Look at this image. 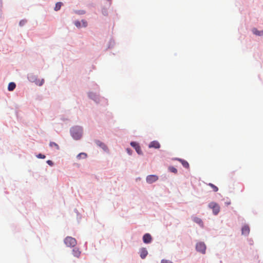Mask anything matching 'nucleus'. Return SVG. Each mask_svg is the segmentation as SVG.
Segmentation results:
<instances>
[{
    "mask_svg": "<svg viewBox=\"0 0 263 263\" xmlns=\"http://www.w3.org/2000/svg\"><path fill=\"white\" fill-rule=\"evenodd\" d=\"M74 25L77 27H81L82 26L81 25V22H80V21H76L74 22Z\"/></svg>",
    "mask_w": 263,
    "mask_h": 263,
    "instance_id": "nucleus-21",
    "label": "nucleus"
},
{
    "mask_svg": "<svg viewBox=\"0 0 263 263\" xmlns=\"http://www.w3.org/2000/svg\"><path fill=\"white\" fill-rule=\"evenodd\" d=\"M161 263H173V262L169 260L162 259L161 261Z\"/></svg>",
    "mask_w": 263,
    "mask_h": 263,
    "instance_id": "nucleus-24",
    "label": "nucleus"
},
{
    "mask_svg": "<svg viewBox=\"0 0 263 263\" xmlns=\"http://www.w3.org/2000/svg\"><path fill=\"white\" fill-rule=\"evenodd\" d=\"M81 155H83V158H86V156H87L86 154H85V153H82L79 154L77 156V158H81Z\"/></svg>",
    "mask_w": 263,
    "mask_h": 263,
    "instance_id": "nucleus-23",
    "label": "nucleus"
},
{
    "mask_svg": "<svg viewBox=\"0 0 263 263\" xmlns=\"http://www.w3.org/2000/svg\"><path fill=\"white\" fill-rule=\"evenodd\" d=\"M64 241L68 247H74L77 243L76 239L70 236L66 237Z\"/></svg>",
    "mask_w": 263,
    "mask_h": 263,
    "instance_id": "nucleus-2",
    "label": "nucleus"
},
{
    "mask_svg": "<svg viewBox=\"0 0 263 263\" xmlns=\"http://www.w3.org/2000/svg\"><path fill=\"white\" fill-rule=\"evenodd\" d=\"M208 185L213 189V191L215 192H216L218 191V188L216 186H215L214 184L210 183Z\"/></svg>",
    "mask_w": 263,
    "mask_h": 263,
    "instance_id": "nucleus-18",
    "label": "nucleus"
},
{
    "mask_svg": "<svg viewBox=\"0 0 263 263\" xmlns=\"http://www.w3.org/2000/svg\"><path fill=\"white\" fill-rule=\"evenodd\" d=\"M262 34L263 35V31H261V35H262Z\"/></svg>",
    "mask_w": 263,
    "mask_h": 263,
    "instance_id": "nucleus-30",
    "label": "nucleus"
},
{
    "mask_svg": "<svg viewBox=\"0 0 263 263\" xmlns=\"http://www.w3.org/2000/svg\"><path fill=\"white\" fill-rule=\"evenodd\" d=\"M62 3L61 2H58L55 4V6L54 8V10L58 11L60 9L61 6H62Z\"/></svg>",
    "mask_w": 263,
    "mask_h": 263,
    "instance_id": "nucleus-17",
    "label": "nucleus"
},
{
    "mask_svg": "<svg viewBox=\"0 0 263 263\" xmlns=\"http://www.w3.org/2000/svg\"><path fill=\"white\" fill-rule=\"evenodd\" d=\"M197 251L201 252L202 254H205L206 250L205 245L203 242H198L196 247Z\"/></svg>",
    "mask_w": 263,
    "mask_h": 263,
    "instance_id": "nucleus-4",
    "label": "nucleus"
},
{
    "mask_svg": "<svg viewBox=\"0 0 263 263\" xmlns=\"http://www.w3.org/2000/svg\"><path fill=\"white\" fill-rule=\"evenodd\" d=\"M26 22H27V21H26V20H23L21 21L20 22V25L21 26H24V25L26 24Z\"/></svg>",
    "mask_w": 263,
    "mask_h": 263,
    "instance_id": "nucleus-25",
    "label": "nucleus"
},
{
    "mask_svg": "<svg viewBox=\"0 0 263 263\" xmlns=\"http://www.w3.org/2000/svg\"><path fill=\"white\" fill-rule=\"evenodd\" d=\"M209 206L213 210V212L215 215H217L220 211V206L215 202H211L209 204Z\"/></svg>",
    "mask_w": 263,
    "mask_h": 263,
    "instance_id": "nucleus-3",
    "label": "nucleus"
},
{
    "mask_svg": "<svg viewBox=\"0 0 263 263\" xmlns=\"http://www.w3.org/2000/svg\"><path fill=\"white\" fill-rule=\"evenodd\" d=\"M130 145L132 147L135 148L136 151L137 152V153L139 155L142 154V151L141 149L140 146L139 145V144L135 142H132L130 143Z\"/></svg>",
    "mask_w": 263,
    "mask_h": 263,
    "instance_id": "nucleus-6",
    "label": "nucleus"
},
{
    "mask_svg": "<svg viewBox=\"0 0 263 263\" xmlns=\"http://www.w3.org/2000/svg\"><path fill=\"white\" fill-rule=\"evenodd\" d=\"M49 145H50V147H55V149H59V145L57 143H55L54 142H51L50 143V144H49Z\"/></svg>",
    "mask_w": 263,
    "mask_h": 263,
    "instance_id": "nucleus-19",
    "label": "nucleus"
},
{
    "mask_svg": "<svg viewBox=\"0 0 263 263\" xmlns=\"http://www.w3.org/2000/svg\"><path fill=\"white\" fill-rule=\"evenodd\" d=\"M160 146L159 143L157 141H153L149 144V148H159Z\"/></svg>",
    "mask_w": 263,
    "mask_h": 263,
    "instance_id": "nucleus-8",
    "label": "nucleus"
},
{
    "mask_svg": "<svg viewBox=\"0 0 263 263\" xmlns=\"http://www.w3.org/2000/svg\"><path fill=\"white\" fill-rule=\"evenodd\" d=\"M16 87V85L14 82H10L8 84V89L9 91H13Z\"/></svg>",
    "mask_w": 263,
    "mask_h": 263,
    "instance_id": "nucleus-13",
    "label": "nucleus"
},
{
    "mask_svg": "<svg viewBox=\"0 0 263 263\" xmlns=\"http://www.w3.org/2000/svg\"><path fill=\"white\" fill-rule=\"evenodd\" d=\"M152 240V236L149 233H146L143 236V241L145 243H149L151 242Z\"/></svg>",
    "mask_w": 263,
    "mask_h": 263,
    "instance_id": "nucleus-7",
    "label": "nucleus"
},
{
    "mask_svg": "<svg viewBox=\"0 0 263 263\" xmlns=\"http://www.w3.org/2000/svg\"><path fill=\"white\" fill-rule=\"evenodd\" d=\"M168 169L171 172H173L175 174H176L177 173V170L173 166L169 167Z\"/></svg>",
    "mask_w": 263,
    "mask_h": 263,
    "instance_id": "nucleus-20",
    "label": "nucleus"
},
{
    "mask_svg": "<svg viewBox=\"0 0 263 263\" xmlns=\"http://www.w3.org/2000/svg\"><path fill=\"white\" fill-rule=\"evenodd\" d=\"M140 257L142 259L145 258L146 257V256H147V253H148L147 251L144 248H142L140 250Z\"/></svg>",
    "mask_w": 263,
    "mask_h": 263,
    "instance_id": "nucleus-9",
    "label": "nucleus"
},
{
    "mask_svg": "<svg viewBox=\"0 0 263 263\" xmlns=\"http://www.w3.org/2000/svg\"><path fill=\"white\" fill-rule=\"evenodd\" d=\"M242 234L247 235L249 234L250 232V229L249 226H245L242 227Z\"/></svg>",
    "mask_w": 263,
    "mask_h": 263,
    "instance_id": "nucleus-10",
    "label": "nucleus"
},
{
    "mask_svg": "<svg viewBox=\"0 0 263 263\" xmlns=\"http://www.w3.org/2000/svg\"><path fill=\"white\" fill-rule=\"evenodd\" d=\"M177 160L181 163V164L184 167L186 168H188L189 167V164L186 161L181 159H177Z\"/></svg>",
    "mask_w": 263,
    "mask_h": 263,
    "instance_id": "nucleus-12",
    "label": "nucleus"
},
{
    "mask_svg": "<svg viewBox=\"0 0 263 263\" xmlns=\"http://www.w3.org/2000/svg\"><path fill=\"white\" fill-rule=\"evenodd\" d=\"M71 135L76 140L80 139L82 134V129L80 127H72L71 130Z\"/></svg>",
    "mask_w": 263,
    "mask_h": 263,
    "instance_id": "nucleus-1",
    "label": "nucleus"
},
{
    "mask_svg": "<svg viewBox=\"0 0 263 263\" xmlns=\"http://www.w3.org/2000/svg\"><path fill=\"white\" fill-rule=\"evenodd\" d=\"M126 151H127V152L128 153V154L129 155H131L132 154V150L130 149L129 148H127L126 149Z\"/></svg>",
    "mask_w": 263,
    "mask_h": 263,
    "instance_id": "nucleus-28",
    "label": "nucleus"
},
{
    "mask_svg": "<svg viewBox=\"0 0 263 263\" xmlns=\"http://www.w3.org/2000/svg\"><path fill=\"white\" fill-rule=\"evenodd\" d=\"M97 144L102 147L104 150H106L107 149V146L101 142L98 141L96 142Z\"/></svg>",
    "mask_w": 263,
    "mask_h": 263,
    "instance_id": "nucleus-15",
    "label": "nucleus"
},
{
    "mask_svg": "<svg viewBox=\"0 0 263 263\" xmlns=\"http://www.w3.org/2000/svg\"><path fill=\"white\" fill-rule=\"evenodd\" d=\"M44 83V80H42V82H41V83L39 84V85H42L43 84V83Z\"/></svg>",
    "mask_w": 263,
    "mask_h": 263,
    "instance_id": "nucleus-29",
    "label": "nucleus"
},
{
    "mask_svg": "<svg viewBox=\"0 0 263 263\" xmlns=\"http://www.w3.org/2000/svg\"><path fill=\"white\" fill-rule=\"evenodd\" d=\"M193 220L194 222L199 224L201 226H203V222H202V220L200 218L195 217H194Z\"/></svg>",
    "mask_w": 263,
    "mask_h": 263,
    "instance_id": "nucleus-14",
    "label": "nucleus"
},
{
    "mask_svg": "<svg viewBox=\"0 0 263 263\" xmlns=\"http://www.w3.org/2000/svg\"><path fill=\"white\" fill-rule=\"evenodd\" d=\"M81 23L82 24V26H83L84 27H86L87 25V23L85 20H82Z\"/></svg>",
    "mask_w": 263,
    "mask_h": 263,
    "instance_id": "nucleus-22",
    "label": "nucleus"
},
{
    "mask_svg": "<svg viewBox=\"0 0 263 263\" xmlns=\"http://www.w3.org/2000/svg\"><path fill=\"white\" fill-rule=\"evenodd\" d=\"M253 33L257 35L261 36V31L258 30L256 28H253L252 29Z\"/></svg>",
    "mask_w": 263,
    "mask_h": 263,
    "instance_id": "nucleus-16",
    "label": "nucleus"
},
{
    "mask_svg": "<svg viewBox=\"0 0 263 263\" xmlns=\"http://www.w3.org/2000/svg\"><path fill=\"white\" fill-rule=\"evenodd\" d=\"M47 163H48V164H49L50 166H52L53 164L52 161L51 160H49L47 161Z\"/></svg>",
    "mask_w": 263,
    "mask_h": 263,
    "instance_id": "nucleus-27",
    "label": "nucleus"
},
{
    "mask_svg": "<svg viewBox=\"0 0 263 263\" xmlns=\"http://www.w3.org/2000/svg\"><path fill=\"white\" fill-rule=\"evenodd\" d=\"M158 179V177L156 175H148L146 177V181L148 183H152Z\"/></svg>",
    "mask_w": 263,
    "mask_h": 263,
    "instance_id": "nucleus-5",
    "label": "nucleus"
},
{
    "mask_svg": "<svg viewBox=\"0 0 263 263\" xmlns=\"http://www.w3.org/2000/svg\"><path fill=\"white\" fill-rule=\"evenodd\" d=\"M36 157L38 158H40V159H44L45 158V156L44 155H42L41 154H39V155H37L36 156Z\"/></svg>",
    "mask_w": 263,
    "mask_h": 263,
    "instance_id": "nucleus-26",
    "label": "nucleus"
},
{
    "mask_svg": "<svg viewBox=\"0 0 263 263\" xmlns=\"http://www.w3.org/2000/svg\"><path fill=\"white\" fill-rule=\"evenodd\" d=\"M73 255L77 257H79L81 254V252L78 248H74L72 250Z\"/></svg>",
    "mask_w": 263,
    "mask_h": 263,
    "instance_id": "nucleus-11",
    "label": "nucleus"
}]
</instances>
